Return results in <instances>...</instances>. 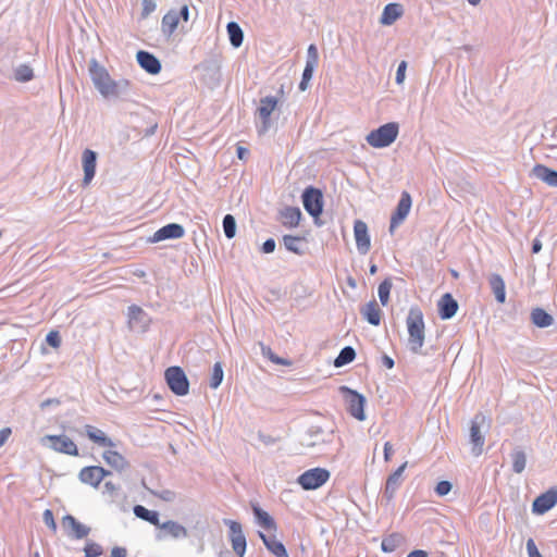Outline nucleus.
<instances>
[{
	"mask_svg": "<svg viewBox=\"0 0 557 557\" xmlns=\"http://www.w3.org/2000/svg\"><path fill=\"white\" fill-rule=\"evenodd\" d=\"M406 324L409 334V348L413 354H419L421 352L425 338V325L423 320V313L420 308H410L406 319Z\"/></svg>",
	"mask_w": 557,
	"mask_h": 557,
	"instance_id": "f257e3e1",
	"label": "nucleus"
},
{
	"mask_svg": "<svg viewBox=\"0 0 557 557\" xmlns=\"http://www.w3.org/2000/svg\"><path fill=\"white\" fill-rule=\"evenodd\" d=\"M399 132V125L396 122H389L371 131L367 135V143L374 148H384L392 145Z\"/></svg>",
	"mask_w": 557,
	"mask_h": 557,
	"instance_id": "f03ea898",
	"label": "nucleus"
},
{
	"mask_svg": "<svg viewBox=\"0 0 557 557\" xmlns=\"http://www.w3.org/2000/svg\"><path fill=\"white\" fill-rule=\"evenodd\" d=\"M491 426L490 419L482 412L474 414L470 426V443L472 444V453L480 456L483 451L485 443L483 430L487 431Z\"/></svg>",
	"mask_w": 557,
	"mask_h": 557,
	"instance_id": "7ed1b4c3",
	"label": "nucleus"
},
{
	"mask_svg": "<svg viewBox=\"0 0 557 557\" xmlns=\"http://www.w3.org/2000/svg\"><path fill=\"white\" fill-rule=\"evenodd\" d=\"M339 392L343 395L347 411L357 420L363 421L366 419L364 405L366 398L363 395L349 388L348 386H341Z\"/></svg>",
	"mask_w": 557,
	"mask_h": 557,
	"instance_id": "20e7f679",
	"label": "nucleus"
},
{
	"mask_svg": "<svg viewBox=\"0 0 557 557\" xmlns=\"http://www.w3.org/2000/svg\"><path fill=\"white\" fill-rule=\"evenodd\" d=\"M164 377L169 388L177 396H185L189 392V381L181 367L173 366L165 370Z\"/></svg>",
	"mask_w": 557,
	"mask_h": 557,
	"instance_id": "39448f33",
	"label": "nucleus"
},
{
	"mask_svg": "<svg viewBox=\"0 0 557 557\" xmlns=\"http://www.w3.org/2000/svg\"><path fill=\"white\" fill-rule=\"evenodd\" d=\"M302 205L305 210L314 219L318 224V219L323 211V194L322 190L308 186L301 195Z\"/></svg>",
	"mask_w": 557,
	"mask_h": 557,
	"instance_id": "423d86ee",
	"label": "nucleus"
},
{
	"mask_svg": "<svg viewBox=\"0 0 557 557\" xmlns=\"http://www.w3.org/2000/svg\"><path fill=\"white\" fill-rule=\"evenodd\" d=\"M89 74L96 89L104 98H108V89L110 88L113 79L107 69L99 64L96 59H91L89 62Z\"/></svg>",
	"mask_w": 557,
	"mask_h": 557,
	"instance_id": "0eeeda50",
	"label": "nucleus"
},
{
	"mask_svg": "<svg viewBox=\"0 0 557 557\" xmlns=\"http://www.w3.org/2000/svg\"><path fill=\"white\" fill-rule=\"evenodd\" d=\"M329 479V470L324 468H313L300 474L297 482L304 490L310 491L321 487Z\"/></svg>",
	"mask_w": 557,
	"mask_h": 557,
	"instance_id": "6e6552de",
	"label": "nucleus"
},
{
	"mask_svg": "<svg viewBox=\"0 0 557 557\" xmlns=\"http://www.w3.org/2000/svg\"><path fill=\"white\" fill-rule=\"evenodd\" d=\"M156 539L158 541H164L168 539L182 540L188 537V530L177 521L166 520L161 522L158 527Z\"/></svg>",
	"mask_w": 557,
	"mask_h": 557,
	"instance_id": "1a4fd4ad",
	"label": "nucleus"
},
{
	"mask_svg": "<svg viewBox=\"0 0 557 557\" xmlns=\"http://www.w3.org/2000/svg\"><path fill=\"white\" fill-rule=\"evenodd\" d=\"M42 444L49 443V447L58 453L71 456H78L76 444L66 435H46L41 440Z\"/></svg>",
	"mask_w": 557,
	"mask_h": 557,
	"instance_id": "9d476101",
	"label": "nucleus"
},
{
	"mask_svg": "<svg viewBox=\"0 0 557 557\" xmlns=\"http://www.w3.org/2000/svg\"><path fill=\"white\" fill-rule=\"evenodd\" d=\"M224 524L230 528V540L232 548L238 557H244L246 552V536L243 532L242 524L237 521L224 519Z\"/></svg>",
	"mask_w": 557,
	"mask_h": 557,
	"instance_id": "9b49d317",
	"label": "nucleus"
},
{
	"mask_svg": "<svg viewBox=\"0 0 557 557\" xmlns=\"http://www.w3.org/2000/svg\"><path fill=\"white\" fill-rule=\"evenodd\" d=\"M276 104L277 99L273 96L261 98L260 106L257 109V113L261 120V124L258 126V132L260 135L265 134L269 131L271 126L270 116Z\"/></svg>",
	"mask_w": 557,
	"mask_h": 557,
	"instance_id": "f8f14e48",
	"label": "nucleus"
},
{
	"mask_svg": "<svg viewBox=\"0 0 557 557\" xmlns=\"http://www.w3.org/2000/svg\"><path fill=\"white\" fill-rule=\"evenodd\" d=\"M411 196L408 191H403L400 195V199L396 206L395 211L391 216L389 223V233L393 234L395 228H397L407 218L411 208Z\"/></svg>",
	"mask_w": 557,
	"mask_h": 557,
	"instance_id": "ddd939ff",
	"label": "nucleus"
},
{
	"mask_svg": "<svg viewBox=\"0 0 557 557\" xmlns=\"http://www.w3.org/2000/svg\"><path fill=\"white\" fill-rule=\"evenodd\" d=\"M108 475H111V471L100 466H89L79 471L78 479L82 483L98 487L101 481Z\"/></svg>",
	"mask_w": 557,
	"mask_h": 557,
	"instance_id": "4468645a",
	"label": "nucleus"
},
{
	"mask_svg": "<svg viewBox=\"0 0 557 557\" xmlns=\"http://www.w3.org/2000/svg\"><path fill=\"white\" fill-rule=\"evenodd\" d=\"M557 504V487H552L545 493L539 495L532 504V511L536 515H543L550 510Z\"/></svg>",
	"mask_w": 557,
	"mask_h": 557,
	"instance_id": "2eb2a0df",
	"label": "nucleus"
},
{
	"mask_svg": "<svg viewBox=\"0 0 557 557\" xmlns=\"http://www.w3.org/2000/svg\"><path fill=\"white\" fill-rule=\"evenodd\" d=\"M406 467L407 461L399 466L392 474L388 475L383 492V498H385L387 503H389L394 498L396 491L401 485L403 473Z\"/></svg>",
	"mask_w": 557,
	"mask_h": 557,
	"instance_id": "dca6fc26",
	"label": "nucleus"
},
{
	"mask_svg": "<svg viewBox=\"0 0 557 557\" xmlns=\"http://www.w3.org/2000/svg\"><path fill=\"white\" fill-rule=\"evenodd\" d=\"M185 234L184 227L177 223H170L159 228L152 237L149 238L150 243H159L165 239H177Z\"/></svg>",
	"mask_w": 557,
	"mask_h": 557,
	"instance_id": "f3484780",
	"label": "nucleus"
},
{
	"mask_svg": "<svg viewBox=\"0 0 557 557\" xmlns=\"http://www.w3.org/2000/svg\"><path fill=\"white\" fill-rule=\"evenodd\" d=\"M98 154L91 149H85L82 156V163L84 170L83 184L88 185L96 174Z\"/></svg>",
	"mask_w": 557,
	"mask_h": 557,
	"instance_id": "a211bd4d",
	"label": "nucleus"
},
{
	"mask_svg": "<svg viewBox=\"0 0 557 557\" xmlns=\"http://www.w3.org/2000/svg\"><path fill=\"white\" fill-rule=\"evenodd\" d=\"M136 59L139 66L151 75L159 74L162 69L160 60L151 52L139 50Z\"/></svg>",
	"mask_w": 557,
	"mask_h": 557,
	"instance_id": "6ab92c4d",
	"label": "nucleus"
},
{
	"mask_svg": "<svg viewBox=\"0 0 557 557\" xmlns=\"http://www.w3.org/2000/svg\"><path fill=\"white\" fill-rule=\"evenodd\" d=\"M354 232L358 251L360 253H367L370 249V236L367 224L361 220H356Z\"/></svg>",
	"mask_w": 557,
	"mask_h": 557,
	"instance_id": "aec40b11",
	"label": "nucleus"
},
{
	"mask_svg": "<svg viewBox=\"0 0 557 557\" xmlns=\"http://www.w3.org/2000/svg\"><path fill=\"white\" fill-rule=\"evenodd\" d=\"M458 307H459L458 302L451 296V294H449V293L444 294L437 304L440 318L442 320L451 319L456 314Z\"/></svg>",
	"mask_w": 557,
	"mask_h": 557,
	"instance_id": "412c9836",
	"label": "nucleus"
},
{
	"mask_svg": "<svg viewBox=\"0 0 557 557\" xmlns=\"http://www.w3.org/2000/svg\"><path fill=\"white\" fill-rule=\"evenodd\" d=\"M530 176H533L550 187H557V171L544 164H535L531 170Z\"/></svg>",
	"mask_w": 557,
	"mask_h": 557,
	"instance_id": "4be33fe9",
	"label": "nucleus"
},
{
	"mask_svg": "<svg viewBox=\"0 0 557 557\" xmlns=\"http://www.w3.org/2000/svg\"><path fill=\"white\" fill-rule=\"evenodd\" d=\"M531 322L539 329H545L554 324V317L543 308H533L530 312Z\"/></svg>",
	"mask_w": 557,
	"mask_h": 557,
	"instance_id": "5701e85b",
	"label": "nucleus"
},
{
	"mask_svg": "<svg viewBox=\"0 0 557 557\" xmlns=\"http://www.w3.org/2000/svg\"><path fill=\"white\" fill-rule=\"evenodd\" d=\"M360 313L371 325L377 326L381 323L382 311L374 299L366 304Z\"/></svg>",
	"mask_w": 557,
	"mask_h": 557,
	"instance_id": "b1692460",
	"label": "nucleus"
},
{
	"mask_svg": "<svg viewBox=\"0 0 557 557\" xmlns=\"http://www.w3.org/2000/svg\"><path fill=\"white\" fill-rule=\"evenodd\" d=\"M404 14V8L400 3H388L385 5L380 22L383 25L394 24Z\"/></svg>",
	"mask_w": 557,
	"mask_h": 557,
	"instance_id": "393cba45",
	"label": "nucleus"
},
{
	"mask_svg": "<svg viewBox=\"0 0 557 557\" xmlns=\"http://www.w3.org/2000/svg\"><path fill=\"white\" fill-rule=\"evenodd\" d=\"M319 52L315 45L311 44L307 50L306 66L302 72V78L311 81L314 69L318 65Z\"/></svg>",
	"mask_w": 557,
	"mask_h": 557,
	"instance_id": "a878e982",
	"label": "nucleus"
},
{
	"mask_svg": "<svg viewBox=\"0 0 557 557\" xmlns=\"http://www.w3.org/2000/svg\"><path fill=\"white\" fill-rule=\"evenodd\" d=\"M259 537L262 540L264 546L276 557H288L284 544L277 541L274 536H267L264 533L259 532Z\"/></svg>",
	"mask_w": 557,
	"mask_h": 557,
	"instance_id": "bb28decb",
	"label": "nucleus"
},
{
	"mask_svg": "<svg viewBox=\"0 0 557 557\" xmlns=\"http://www.w3.org/2000/svg\"><path fill=\"white\" fill-rule=\"evenodd\" d=\"M85 432L87 437L92 441L94 443L103 446V447H113L114 443L113 441L108 437L101 430L97 429L92 425H85Z\"/></svg>",
	"mask_w": 557,
	"mask_h": 557,
	"instance_id": "cd10ccee",
	"label": "nucleus"
},
{
	"mask_svg": "<svg viewBox=\"0 0 557 557\" xmlns=\"http://www.w3.org/2000/svg\"><path fill=\"white\" fill-rule=\"evenodd\" d=\"M102 457L110 467L120 472L129 467L125 457L115 450H107L102 454Z\"/></svg>",
	"mask_w": 557,
	"mask_h": 557,
	"instance_id": "c85d7f7f",
	"label": "nucleus"
},
{
	"mask_svg": "<svg viewBox=\"0 0 557 557\" xmlns=\"http://www.w3.org/2000/svg\"><path fill=\"white\" fill-rule=\"evenodd\" d=\"M488 284H490L491 289L495 296V299L499 304H504L506 300V289H505V282H504L503 277L497 273H493L488 277Z\"/></svg>",
	"mask_w": 557,
	"mask_h": 557,
	"instance_id": "c756f323",
	"label": "nucleus"
},
{
	"mask_svg": "<svg viewBox=\"0 0 557 557\" xmlns=\"http://www.w3.org/2000/svg\"><path fill=\"white\" fill-rule=\"evenodd\" d=\"M133 511H134V515L144 520V521H147L149 522L150 524L154 525V527H159L161 521H160V515L158 511L156 510H149L147 509L145 506L143 505H135L134 508H133Z\"/></svg>",
	"mask_w": 557,
	"mask_h": 557,
	"instance_id": "7c9ffc66",
	"label": "nucleus"
},
{
	"mask_svg": "<svg viewBox=\"0 0 557 557\" xmlns=\"http://www.w3.org/2000/svg\"><path fill=\"white\" fill-rule=\"evenodd\" d=\"M131 83L127 79L112 81L108 89V98H123L129 95Z\"/></svg>",
	"mask_w": 557,
	"mask_h": 557,
	"instance_id": "2f4dec72",
	"label": "nucleus"
},
{
	"mask_svg": "<svg viewBox=\"0 0 557 557\" xmlns=\"http://www.w3.org/2000/svg\"><path fill=\"white\" fill-rule=\"evenodd\" d=\"M253 516L260 527L265 530H275L276 523L274 519L257 504H252Z\"/></svg>",
	"mask_w": 557,
	"mask_h": 557,
	"instance_id": "473e14b6",
	"label": "nucleus"
},
{
	"mask_svg": "<svg viewBox=\"0 0 557 557\" xmlns=\"http://www.w3.org/2000/svg\"><path fill=\"white\" fill-rule=\"evenodd\" d=\"M180 22V14H176V10H170L163 17L161 29L164 35L170 37L176 29Z\"/></svg>",
	"mask_w": 557,
	"mask_h": 557,
	"instance_id": "72a5a7b5",
	"label": "nucleus"
},
{
	"mask_svg": "<svg viewBox=\"0 0 557 557\" xmlns=\"http://www.w3.org/2000/svg\"><path fill=\"white\" fill-rule=\"evenodd\" d=\"M147 322L146 312L138 306L132 305L128 307V323L131 327L137 325L144 326Z\"/></svg>",
	"mask_w": 557,
	"mask_h": 557,
	"instance_id": "f704fd0d",
	"label": "nucleus"
},
{
	"mask_svg": "<svg viewBox=\"0 0 557 557\" xmlns=\"http://www.w3.org/2000/svg\"><path fill=\"white\" fill-rule=\"evenodd\" d=\"M283 225L295 227L301 219V211L297 207H287L282 211Z\"/></svg>",
	"mask_w": 557,
	"mask_h": 557,
	"instance_id": "c9c22d12",
	"label": "nucleus"
},
{
	"mask_svg": "<svg viewBox=\"0 0 557 557\" xmlns=\"http://www.w3.org/2000/svg\"><path fill=\"white\" fill-rule=\"evenodd\" d=\"M283 244H284L285 248L290 252H294L298 256H302L305 253V249L302 247L304 239L301 237L293 236V235H284Z\"/></svg>",
	"mask_w": 557,
	"mask_h": 557,
	"instance_id": "e433bc0d",
	"label": "nucleus"
},
{
	"mask_svg": "<svg viewBox=\"0 0 557 557\" xmlns=\"http://www.w3.org/2000/svg\"><path fill=\"white\" fill-rule=\"evenodd\" d=\"M230 42L234 48L242 46L244 40V32L236 22H230L226 26Z\"/></svg>",
	"mask_w": 557,
	"mask_h": 557,
	"instance_id": "4c0bfd02",
	"label": "nucleus"
},
{
	"mask_svg": "<svg viewBox=\"0 0 557 557\" xmlns=\"http://www.w3.org/2000/svg\"><path fill=\"white\" fill-rule=\"evenodd\" d=\"M403 541L404 537L399 533H392L382 540L381 549L384 553H393L401 545Z\"/></svg>",
	"mask_w": 557,
	"mask_h": 557,
	"instance_id": "58836bf2",
	"label": "nucleus"
},
{
	"mask_svg": "<svg viewBox=\"0 0 557 557\" xmlns=\"http://www.w3.org/2000/svg\"><path fill=\"white\" fill-rule=\"evenodd\" d=\"M356 357V350L351 346H345L339 351L338 356L334 360V367L342 368L351 361H354Z\"/></svg>",
	"mask_w": 557,
	"mask_h": 557,
	"instance_id": "ea45409f",
	"label": "nucleus"
},
{
	"mask_svg": "<svg viewBox=\"0 0 557 557\" xmlns=\"http://www.w3.org/2000/svg\"><path fill=\"white\" fill-rule=\"evenodd\" d=\"M512 471L521 473L525 469L527 456L523 450L516 448L511 453Z\"/></svg>",
	"mask_w": 557,
	"mask_h": 557,
	"instance_id": "a19ab883",
	"label": "nucleus"
},
{
	"mask_svg": "<svg viewBox=\"0 0 557 557\" xmlns=\"http://www.w3.org/2000/svg\"><path fill=\"white\" fill-rule=\"evenodd\" d=\"M309 437L310 440H308L306 443H304V445H306L307 447H313L315 445H319L321 443H327V442H331V438H319L320 435H322V430L321 428L319 426H313L309 430ZM332 436V432L327 434V437H331Z\"/></svg>",
	"mask_w": 557,
	"mask_h": 557,
	"instance_id": "79ce46f5",
	"label": "nucleus"
},
{
	"mask_svg": "<svg viewBox=\"0 0 557 557\" xmlns=\"http://www.w3.org/2000/svg\"><path fill=\"white\" fill-rule=\"evenodd\" d=\"M223 377H224L223 367H222V363L220 361H218L214 363L213 369H212V373H211V377H210V382H209L210 387L213 389L218 388L221 385Z\"/></svg>",
	"mask_w": 557,
	"mask_h": 557,
	"instance_id": "37998d69",
	"label": "nucleus"
},
{
	"mask_svg": "<svg viewBox=\"0 0 557 557\" xmlns=\"http://www.w3.org/2000/svg\"><path fill=\"white\" fill-rule=\"evenodd\" d=\"M392 286H393V283L389 277L385 278L379 285L377 294H379L380 301L383 306H386L388 304Z\"/></svg>",
	"mask_w": 557,
	"mask_h": 557,
	"instance_id": "c03bdc74",
	"label": "nucleus"
},
{
	"mask_svg": "<svg viewBox=\"0 0 557 557\" xmlns=\"http://www.w3.org/2000/svg\"><path fill=\"white\" fill-rule=\"evenodd\" d=\"M14 77L17 82H29L34 77L33 69L27 64H21L15 69Z\"/></svg>",
	"mask_w": 557,
	"mask_h": 557,
	"instance_id": "a18cd8bd",
	"label": "nucleus"
},
{
	"mask_svg": "<svg viewBox=\"0 0 557 557\" xmlns=\"http://www.w3.org/2000/svg\"><path fill=\"white\" fill-rule=\"evenodd\" d=\"M223 232L226 238L232 239L236 235V220L232 214L223 218Z\"/></svg>",
	"mask_w": 557,
	"mask_h": 557,
	"instance_id": "49530a36",
	"label": "nucleus"
},
{
	"mask_svg": "<svg viewBox=\"0 0 557 557\" xmlns=\"http://www.w3.org/2000/svg\"><path fill=\"white\" fill-rule=\"evenodd\" d=\"M145 488L153 496L162 499L163 502H166V503H173L175 502V499L177 498V494L172 491V490H161V491H156V490H151L149 487H147L145 485Z\"/></svg>",
	"mask_w": 557,
	"mask_h": 557,
	"instance_id": "de8ad7c7",
	"label": "nucleus"
},
{
	"mask_svg": "<svg viewBox=\"0 0 557 557\" xmlns=\"http://www.w3.org/2000/svg\"><path fill=\"white\" fill-rule=\"evenodd\" d=\"M261 349H262V355L264 357H267L269 360H271L273 363L281 364V366H290L289 360L278 357L277 355H275L272 351V349L270 347L262 345Z\"/></svg>",
	"mask_w": 557,
	"mask_h": 557,
	"instance_id": "09e8293b",
	"label": "nucleus"
},
{
	"mask_svg": "<svg viewBox=\"0 0 557 557\" xmlns=\"http://www.w3.org/2000/svg\"><path fill=\"white\" fill-rule=\"evenodd\" d=\"M90 528L78 522L72 532H69V536L73 537V539H76V540H82V539H85L88 536V534L90 533Z\"/></svg>",
	"mask_w": 557,
	"mask_h": 557,
	"instance_id": "8fccbe9b",
	"label": "nucleus"
},
{
	"mask_svg": "<svg viewBox=\"0 0 557 557\" xmlns=\"http://www.w3.org/2000/svg\"><path fill=\"white\" fill-rule=\"evenodd\" d=\"M85 557H99L103 554V548L98 543L88 541L84 548Z\"/></svg>",
	"mask_w": 557,
	"mask_h": 557,
	"instance_id": "3c124183",
	"label": "nucleus"
},
{
	"mask_svg": "<svg viewBox=\"0 0 557 557\" xmlns=\"http://www.w3.org/2000/svg\"><path fill=\"white\" fill-rule=\"evenodd\" d=\"M46 342L53 348H59L61 345V336L58 331H50L46 336Z\"/></svg>",
	"mask_w": 557,
	"mask_h": 557,
	"instance_id": "603ef678",
	"label": "nucleus"
},
{
	"mask_svg": "<svg viewBox=\"0 0 557 557\" xmlns=\"http://www.w3.org/2000/svg\"><path fill=\"white\" fill-rule=\"evenodd\" d=\"M451 483L449 481L443 480L440 481L435 486V493L438 496H445L451 491Z\"/></svg>",
	"mask_w": 557,
	"mask_h": 557,
	"instance_id": "864d4df0",
	"label": "nucleus"
},
{
	"mask_svg": "<svg viewBox=\"0 0 557 557\" xmlns=\"http://www.w3.org/2000/svg\"><path fill=\"white\" fill-rule=\"evenodd\" d=\"M42 520L50 530H52L53 532L57 531V523L54 521L53 512L50 509H46L44 511Z\"/></svg>",
	"mask_w": 557,
	"mask_h": 557,
	"instance_id": "5fc2aeb1",
	"label": "nucleus"
},
{
	"mask_svg": "<svg viewBox=\"0 0 557 557\" xmlns=\"http://www.w3.org/2000/svg\"><path fill=\"white\" fill-rule=\"evenodd\" d=\"M406 70H407V62L406 61H401L398 64V67H397V71H396V77H395L396 84L401 85L404 83L405 77H406Z\"/></svg>",
	"mask_w": 557,
	"mask_h": 557,
	"instance_id": "6e6d98bb",
	"label": "nucleus"
},
{
	"mask_svg": "<svg viewBox=\"0 0 557 557\" xmlns=\"http://www.w3.org/2000/svg\"><path fill=\"white\" fill-rule=\"evenodd\" d=\"M156 10V2L153 0H143L141 17L146 18L150 13Z\"/></svg>",
	"mask_w": 557,
	"mask_h": 557,
	"instance_id": "4d7b16f0",
	"label": "nucleus"
},
{
	"mask_svg": "<svg viewBox=\"0 0 557 557\" xmlns=\"http://www.w3.org/2000/svg\"><path fill=\"white\" fill-rule=\"evenodd\" d=\"M527 550H528L529 557H543L541 555V553L539 552L533 539H529L527 541Z\"/></svg>",
	"mask_w": 557,
	"mask_h": 557,
	"instance_id": "13d9d810",
	"label": "nucleus"
},
{
	"mask_svg": "<svg viewBox=\"0 0 557 557\" xmlns=\"http://www.w3.org/2000/svg\"><path fill=\"white\" fill-rule=\"evenodd\" d=\"M276 244L273 238H268L261 247L263 253H272L275 250Z\"/></svg>",
	"mask_w": 557,
	"mask_h": 557,
	"instance_id": "bf43d9fd",
	"label": "nucleus"
},
{
	"mask_svg": "<svg viewBox=\"0 0 557 557\" xmlns=\"http://www.w3.org/2000/svg\"><path fill=\"white\" fill-rule=\"evenodd\" d=\"M79 521L73 517L72 515H66L63 517L62 519V524L64 528H70L71 531H73L74 527L78 523Z\"/></svg>",
	"mask_w": 557,
	"mask_h": 557,
	"instance_id": "052dcab7",
	"label": "nucleus"
},
{
	"mask_svg": "<svg viewBox=\"0 0 557 557\" xmlns=\"http://www.w3.org/2000/svg\"><path fill=\"white\" fill-rule=\"evenodd\" d=\"M11 434H12L11 428H3L0 430V447L5 444V442L9 440Z\"/></svg>",
	"mask_w": 557,
	"mask_h": 557,
	"instance_id": "680f3d73",
	"label": "nucleus"
},
{
	"mask_svg": "<svg viewBox=\"0 0 557 557\" xmlns=\"http://www.w3.org/2000/svg\"><path fill=\"white\" fill-rule=\"evenodd\" d=\"M126 556H127V549L125 547L115 546L111 549L110 557H126Z\"/></svg>",
	"mask_w": 557,
	"mask_h": 557,
	"instance_id": "e2e57ef3",
	"label": "nucleus"
},
{
	"mask_svg": "<svg viewBox=\"0 0 557 557\" xmlns=\"http://www.w3.org/2000/svg\"><path fill=\"white\" fill-rule=\"evenodd\" d=\"M176 14H180V18L187 22L189 20V8L187 4H184L180 11H176Z\"/></svg>",
	"mask_w": 557,
	"mask_h": 557,
	"instance_id": "0e129e2a",
	"label": "nucleus"
},
{
	"mask_svg": "<svg viewBox=\"0 0 557 557\" xmlns=\"http://www.w3.org/2000/svg\"><path fill=\"white\" fill-rule=\"evenodd\" d=\"M103 487H104V492H106V493H108V494H110V495L115 494V493H116V491H117V488H119V487H117L114 483H112L111 481H107V482L104 483Z\"/></svg>",
	"mask_w": 557,
	"mask_h": 557,
	"instance_id": "69168bd1",
	"label": "nucleus"
},
{
	"mask_svg": "<svg viewBox=\"0 0 557 557\" xmlns=\"http://www.w3.org/2000/svg\"><path fill=\"white\" fill-rule=\"evenodd\" d=\"M393 454V446L389 442L384 444V460L389 461Z\"/></svg>",
	"mask_w": 557,
	"mask_h": 557,
	"instance_id": "338daca9",
	"label": "nucleus"
},
{
	"mask_svg": "<svg viewBox=\"0 0 557 557\" xmlns=\"http://www.w3.org/2000/svg\"><path fill=\"white\" fill-rule=\"evenodd\" d=\"M407 557H428V553L422 549H416L409 553Z\"/></svg>",
	"mask_w": 557,
	"mask_h": 557,
	"instance_id": "774afa93",
	"label": "nucleus"
}]
</instances>
